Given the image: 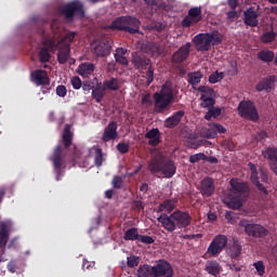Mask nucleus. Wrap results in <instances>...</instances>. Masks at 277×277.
<instances>
[{"mask_svg":"<svg viewBox=\"0 0 277 277\" xmlns=\"http://www.w3.org/2000/svg\"><path fill=\"white\" fill-rule=\"evenodd\" d=\"M205 159H207V155H205V153H199L189 156L190 163H198V161H205Z\"/></svg>","mask_w":277,"mask_h":277,"instance_id":"nucleus-49","label":"nucleus"},{"mask_svg":"<svg viewBox=\"0 0 277 277\" xmlns=\"http://www.w3.org/2000/svg\"><path fill=\"white\" fill-rule=\"evenodd\" d=\"M50 27L53 34H57V21L53 19L50 24L49 21L43 22V27L38 29V34L41 36V44L42 48L39 50V62L41 64H47V62H51V53H55L57 51V38L55 36L49 35L44 27Z\"/></svg>","mask_w":277,"mask_h":277,"instance_id":"nucleus-1","label":"nucleus"},{"mask_svg":"<svg viewBox=\"0 0 277 277\" xmlns=\"http://www.w3.org/2000/svg\"><path fill=\"white\" fill-rule=\"evenodd\" d=\"M264 159H267L271 168L277 163V148L268 147L262 153Z\"/></svg>","mask_w":277,"mask_h":277,"instance_id":"nucleus-33","label":"nucleus"},{"mask_svg":"<svg viewBox=\"0 0 277 277\" xmlns=\"http://www.w3.org/2000/svg\"><path fill=\"white\" fill-rule=\"evenodd\" d=\"M94 64L92 63H82L78 67V74L81 75V77H88V75H92L94 72Z\"/></svg>","mask_w":277,"mask_h":277,"instance_id":"nucleus-41","label":"nucleus"},{"mask_svg":"<svg viewBox=\"0 0 277 277\" xmlns=\"http://www.w3.org/2000/svg\"><path fill=\"white\" fill-rule=\"evenodd\" d=\"M58 14L64 16L65 21L72 23L75 18H85L83 3L79 0H74L58 8Z\"/></svg>","mask_w":277,"mask_h":277,"instance_id":"nucleus-6","label":"nucleus"},{"mask_svg":"<svg viewBox=\"0 0 277 277\" xmlns=\"http://www.w3.org/2000/svg\"><path fill=\"white\" fill-rule=\"evenodd\" d=\"M242 250L243 247L241 246V242L239 240H234L228 248V255L230 259H237L238 256H241Z\"/></svg>","mask_w":277,"mask_h":277,"instance_id":"nucleus-34","label":"nucleus"},{"mask_svg":"<svg viewBox=\"0 0 277 277\" xmlns=\"http://www.w3.org/2000/svg\"><path fill=\"white\" fill-rule=\"evenodd\" d=\"M103 161H105V158H103V149L96 148L95 149V155H94V166L97 168H101L103 166Z\"/></svg>","mask_w":277,"mask_h":277,"instance_id":"nucleus-45","label":"nucleus"},{"mask_svg":"<svg viewBox=\"0 0 277 277\" xmlns=\"http://www.w3.org/2000/svg\"><path fill=\"white\" fill-rule=\"evenodd\" d=\"M238 226L243 228L246 235H248V237H253V239H263L269 235V230L265 226L256 223H249L247 220H241L238 223Z\"/></svg>","mask_w":277,"mask_h":277,"instance_id":"nucleus-8","label":"nucleus"},{"mask_svg":"<svg viewBox=\"0 0 277 277\" xmlns=\"http://www.w3.org/2000/svg\"><path fill=\"white\" fill-rule=\"evenodd\" d=\"M224 79V72L223 71H214L209 76L210 83H220Z\"/></svg>","mask_w":277,"mask_h":277,"instance_id":"nucleus-46","label":"nucleus"},{"mask_svg":"<svg viewBox=\"0 0 277 277\" xmlns=\"http://www.w3.org/2000/svg\"><path fill=\"white\" fill-rule=\"evenodd\" d=\"M156 105H172V103H176V96L174 94V87L172 81L167 80L160 91L154 93L153 96Z\"/></svg>","mask_w":277,"mask_h":277,"instance_id":"nucleus-7","label":"nucleus"},{"mask_svg":"<svg viewBox=\"0 0 277 277\" xmlns=\"http://www.w3.org/2000/svg\"><path fill=\"white\" fill-rule=\"evenodd\" d=\"M202 79L201 71H193L187 74V81L190 85H198Z\"/></svg>","mask_w":277,"mask_h":277,"instance_id":"nucleus-43","label":"nucleus"},{"mask_svg":"<svg viewBox=\"0 0 277 277\" xmlns=\"http://www.w3.org/2000/svg\"><path fill=\"white\" fill-rule=\"evenodd\" d=\"M202 21V9L200 6H195L189 9L188 15L182 21L184 27H192L194 23H200Z\"/></svg>","mask_w":277,"mask_h":277,"instance_id":"nucleus-15","label":"nucleus"},{"mask_svg":"<svg viewBox=\"0 0 277 277\" xmlns=\"http://www.w3.org/2000/svg\"><path fill=\"white\" fill-rule=\"evenodd\" d=\"M63 146L64 148H70V146H72L74 159H77V157H79V150L77 149V146L72 145V132L70 131V124H65L63 132Z\"/></svg>","mask_w":277,"mask_h":277,"instance_id":"nucleus-18","label":"nucleus"},{"mask_svg":"<svg viewBox=\"0 0 277 277\" xmlns=\"http://www.w3.org/2000/svg\"><path fill=\"white\" fill-rule=\"evenodd\" d=\"M124 180L120 175H115L111 182L114 189H122V184Z\"/></svg>","mask_w":277,"mask_h":277,"instance_id":"nucleus-48","label":"nucleus"},{"mask_svg":"<svg viewBox=\"0 0 277 277\" xmlns=\"http://www.w3.org/2000/svg\"><path fill=\"white\" fill-rule=\"evenodd\" d=\"M227 3L230 10H237L239 5V0H227Z\"/></svg>","mask_w":277,"mask_h":277,"instance_id":"nucleus-63","label":"nucleus"},{"mask_svg":"<svg viewBox=\"0 0 277 277\" xmlns=\"http://www.w3.org/2000/svg\"><path fill=\"white\" fill-rule=\"evenodd\" d=\"M140 265V259L135 255L128 258V267H137Z\"/></svg>","mask_w":277,"mask_h":277,"instance_id":"nucleus-56","label":"nucleus"},{"mask_svg":"<svg viewBox=\"0 0 277 277\" xmlns=\"http://www.w3.org/2000/svg\"><path fill=\"white\" fill-rule=\"evenodd\" d=\"M71 85H72L74 90H80L81 89V78H79V76L71 78Z\"/></svg>","mask_w":277,"mask_h":277,"instance_id":"nucleus-57","label":"nucleus"},{"mask_svg":"<svg viewBox=\"0 0 277 277\" xmlns=\"http://www.w3.org/2000/svg\"><path fill=\"white\" fill-rule=\"evenodd\" d=\"M238 114L245 120H251V122H259V111L253 105H238Z\"/></svg>","mask_w":277,"mask_h":277,"instance_id":"nucleus-14","label":"nucleus"},{"mask_svg":"<svg viewBox=\"0 0 277 277\" xmlns=\"http://www.w3.org/2000/svg\"><path fill=\"white\" fill-rule=\"evenodd\" d=\"M258 60H260V62H263L264 64H272V62L276 60V53L268 49L261 50L260 52H258Z\"/></svg>","mask_w":277,"mask_h":277,"instance_id":"nucleus-31","label":"nucleus"},{"mask_svg":"<svg viewBox=\"0 0 277 277\" xmlns=\"http://www.w3.org/2000/svg\"><path fill=\"white\" fill-rule=\"evenodd\" d=\"M124 241H140L141 243H146L150 246L155 243V239L150 236L140 235V232L136 227H131L124 232L123 235Z\"/></svg>","mask_w":277,"mask_h":277,"instance_id":"nucleus-12","label":"nucleus"},{"mask_svg":"<svg viewBox=\"0 0 277 277\" xmlns=\"http://www.w3.org/2000/svg\"><path fill=\"white\" fill-rule=\"evenodd\" d=\"M130 148H131V146H129L128 143H118L117 144V150L121 155H127V153H129Z\"/></svg>","mask_w":277,"mask_h":277,"instance_id":"nucleus-53","label":"nucleus"},{"mask_svg":"<svg viewBox=\"0 0 277 277\" xmlns=\"http://www.w3.org/2000/svg\"><path fill=\"white\" fill-rule=\"evenodd\" d=\"M170 106L168 105H155L154 114H168Z\"/></svg>","mask_w":277,"mask_h":277,"instance_id":"nucleus-54","label":"nucleus"},{"mask_svg":"<svg viewBox=\"0 0 277 277\" xmlns=\"http://www.w3.org/2000/svg\"><path fill=\"white\" fill-rule=\"evenodd\" d=\"M217 133H226V128L221 123H211L208 129L207 137L215 140V137H217Z\"/></svg>","mask_w":277,"mask_h":277,"instance_id":"nucleus-30","label":"nucleus"},{"mask_svg":"<svg viewBox=\"0 0 277 277\" xmlns=\"http://www.w3.org/2000/svg\"><path fill=\"white\" fill-rule=\"evenodd\" d=\"M50 161L53 163L54 172L56 174V181H61L62 179V169L66 168V161L64 160V156L62 155V145H57L54 148L53 155L50 158Z\"/></svg>","mask_w":277,"mask_h":277,"instance_id":"nucleus-11","label":"nucleus"},{"mask_svg":"<svg viewBox=\"0 0 277 277\" xmlns=\"http://www.w3.org/2000/svg\"><path fill=\"white\" fill-rule=\"evenodd\" d=\"M56 94H57V96H61V97L66 96V94H67L66 88L64 85H58L56 88Z\"/></svg>","mask_w":277,"mask_h":277,"instance_id":"nucleus-60","label":"nucleus"},{"mask_svg":"<svg viewBox=\"0 0 277 277\" xmlns=\"http://www.w3.org/2000/svg\"><path fill=\"white\" fill-rule=\"evenodd\" d=\"M154 276L155 277H172L174 276V269L172 268V264L168 261L159 260L155 266H153Z\"/></svg>","mask_w":277,"mask_h":277,"instance_id":"nucleus-13","label":"nucleus"},{"mask_svg":"<svg viewBox=\"0 0 277 277\" xmlns=\"http://www.w3.org/2000/svg\"><path fill=\"white\" fill-rule=\"evenodd\" d=\"M75 38H77V32L69 31L65 34V36L58 42H56V44L57 47H64V48L68 47V49H70V44L75 42Z\"/></svg>","mask_w":277,"mask_h":277,"instance_id":"nucleus-37","label":"nucleus"},{"mask_svg":"<svg viewBox=\"0 0 277 277\" xmlns=\"http://www.w3.org/2000/svg\"><path fill=\"white\" fill-rule=\"evenodd\" d=\"M259 174L262 183H267V181H269V172L266 169L261 168Z\"/></svg>","mask_w":277,"mask_h":277,"instance_id":"nucleus-55","label":"nucleus"},{"mask_svg":"<svg viewBox=\"0 0 277 277\" xmlns=\"http://www.w3.org/2000/svg\"><path fill=\"white\" fill-rule=\"evenodd\" d=\"M142 49L145 53L148 55H153L154 57H159L161 53H163V48H161V44L156 42H147L142 45Z\"/></svg>","mask_w":277,"mask_h":277,"instance_id":"nucleus-23","label":"nucleus"},{"mask_svg":"<svg viewBox=\"0 0 277 277\" xmlns=\"http://www.w3.org/2000/svg\"><path fill=\"white\" fill-rule=\"evenodd\" d=\"M92 96L95 98L96 103H101L103 101V97L105 96V92L101 89H94L92 91Z\"/></svg>","mask_w":277,"mask_h":277,"instance_id":"nucleus-51","label":"nucleus"},{"mask_svg":"<svg viewBox=\"0 0 277 277\" xmlns=\"http://www.w3.org/2000/svg\"><path fill=\"white\" fill-rule=\"evenodd\" d=\"M229 185L232 189L225 197L224 203L226 207H228V209H234L237 211V209H241L243 207V202H246L250 196V187H248V184L245 182H239L237 179H232L229 181Z\"/></svg>","mask_w":277,"mask_h":277,"instance_id":"nucleus-2","label":"nucleus"},{"mask_svg":"<svg viewBox=\"0 0 277 277\" xmlns=\"http://www.w3.org/2000/svg\"><path fill=\"white\" fill-rule=\"evenodd\" d=\"M267 137V132L265 131H260L258 132L256 136H255V140L258 142H263V140H265Z\"/></svg>","mask_w":277,"mask_h":277,"instance_id":"nucleus-62","label":"nucleus"},{"mask_svg":"<svg viewBox=\"0 0 277 277\" xmlns=\"http://www.w3.org/2000/svg\"><path fill=\"white\" fill-rule=\"evenodd\" d=\"M228 21H235L237 18V11L233 10L226 13Z\"/></svg>","mask_w":277,"mask_h":277,"instance_id":"nucleus-64","label":"nucleus"},{"mask_svg":"<svg viewBox=\"0 0 277 277\" xmlns=\"http://www.w3.org/2000/svg\"><path fill=\"white\" fill-rule=\"evenodd\" d=\"M8 241H10V230L8 229V224L0 223V248L2 250H5Z\"/></svg>","mask_w":277,"mask_h":277,"instance_id":"nucleus-32","label":"nucleus"},{"mask_svg":"<svg viewBox=\"0 0 277 277\" xmlns=\"http://www.w3.org/2000/svg\"><path fill=\"white\" fill-rule=\"evenodd\" d=\"M228 246V238L225 235H216L210 242L206 254L212 258L220 256L224 252V248Z\"/></svg>","mask_w":277,"mask_h":277,"instance_id":"nucleus-10","label":"nucleus"},{"mask_svg":"<svg viewBox=\"0 0 277 277\" xmlns=\"http://www.w3.org/2000/svg\"><path fill=\"white\" fill-rule=\"evenodd\" d=\"M274 40H276V32L274 31H267L262 36V42H264V44H269V42H274Z\"/></svg>","mask_w":277,"mask_h":277,"instance_id":"nucleus-47","label":"nucleus"},{"mask_svg":"<svg viewBox=\"0 0 277 277\" xmlns=\"http://www.w3.org/2000/svg\"><path fill=\"white\" fill-rule=\"evenodd\" d=\"M32 81L36 85H49V74L44 70H36L31 74Z\"/></svg>","mask_w":277,"mask_h":277,"instance_id":"nucleus-27","label":"nucleus"},{"mask_svg":"<svg viewBox=\"0 0 277 277\" xmlns=\"http://www.w3.org/2000/svg\"><path fill=\"white\" fill-rule=\"evenodd\" d=\"M148 170L151 174L161 172L164 179H172L176 174V164L171 159L154 158L148 163Z\"/></svg>","mask_w":277,"mask_h":277,"instance_id":"nucleus-5","label":"nucleus"},{"mask_svg":"<svg viewBox=\"0 0 277 277\" xmlns=\"http://www.w3.org/2000/svg\"><path fill=\"white\" fill-rule=\"evenodd\" d=\"M163 211H167V213H172V211H174V202H172L170 199H167L160 203L157 209V213H163Z\"/></svg>","mask_w":277,"mask_h":277,"instance_id":"nucleus-44","label":"nucleus"},{"mask_svg":"<svg viewBox=\"0 0 277 277\" xmlns=\"http://www.w3.org/2000/svg\"><path fill=\"white\" fill-rule=\"evenodd\" d=\"M148 70L146 72V83L147 85H150V83H153V81H155V69H153V67L149 65L148 67Z\"/></svg>","mask_w":277,"mask_h":277,"instance_id":"nucleus-52","label":"nucleus"},{"mask_svg":"<svg viewBox=\"0 0 277 277\" xmlns=\"http://www.w3.org/2000/svg\"><path fill=\"white\" fill-rule=\"evenodd\" d=\"M205 36H207V34H199V35L195 36L194 39H193V42L195 44V49L198 52H205V51L210 50V49L202 50V48L205 47V40H206Z\"/></svg>","mask_w":277,"mask_h":277,"instance_id":"nucleus-42","label":"nucleus"},{"mask_svg":"<svg viewBox=\"0 0 277 277\" xmlns=\"http://www.w3.org/2000/svg\"><path fill=\"white\" fill-rule=\"evenodd\" d=\"M198 92L201 93V101L206 105H215V91L209 87H199Z\"/></svg>","mask_w":277,"mask_h":277,"instance_id":"nucleus-22","label":"nucleus"},{"mask_svg":"<svg viewBox=\"0 0 277 277\" xmlns=\"http://www.w3.org/2000/svg\"><path fill=\"white\" fill-rule=\"evenodd\" d=\"M132 64L136 70H146L150 66V58L137 52L132 53Z\"/></svg>","mask_w":277,"mask_h":277,"instance_id":"nucleus-21","label":"nucleus"},{"mask_svg":"<svg viewBox=\"0 0 277 277\" xmlns=\"http://www.w3.org/2000/svg\"><path fill=\"white\" fill-rule=\"evenodd\" d=\"M143 105H153V95L150 93H146L142 98Z\"/></svg>","mask_w":277,"mask_h":277,"instance_id":"nucleus-59","label":"nucleus"},{"mask_svg":"<svg viewBox=\"0 0 277 277\" xmlns=\"http://www.w3.org/2000/svg\"><path fill=\"white\" fill-rule=\"evenodd\" d=\"M254 269H256L259 276H265V264L263 261H258L253 263Z\"/></svg>","mask_w":277,"mask_h":277,"instance_id":"nucleus-50","label":"nucleus"},{"mask_svg":"<svg viewBox=\"0 0 277 277\" xmlns=\"http://www.w3.org/2000/svg\"><path fill=\"white\" fill-rule=\"evenodd\" d=\"M276 81H277V77L272 75V76H266L264 78L261 79V81H259L255 84V90L256 92H272V90H274V88H276Z\"/></svg>","mask_w":277,"mask_h":277,"instance_id":"nucleus-16","label":"nucleus"},{"mask_svg":"<svg viewBox=\"0 0 277 277\" xmlns=\"http://www.w3.org/2000/svg\"><path fill=\"white\" fill-rule=\"evenodd\" d=\"M192 43L187 42L183 44L177 51L171 56V64L175 66L177 70L183 71V64H185L189 57Z\"/></svg>","mask_w":277,"mask_h":277,"instance_id":"nucleus-9","label":"nucleus"},{"mask_svg":"<svg viewBox=\"0 0 277 277\" xmlns=\"http://www.w3.org/2000/svg\"><path fill=\"white\" fill-rule=\"evenodd\" d=\"M203 107H208V111L205 115V120H213V118H220L222 116V108L215 107L214 105H205Z\"/></svg>","mask_w":277,"mask_h":277,"instance_id":"nucleus-38","label":"nucleus"},{"mask_svg":"<svg viewBox=\"0 0 277 277\" xmlns=\"http://www.w3.org/2000/svg\"><path fill=\"white\" fill-rule=\"evenodd\" d=\"M142 23L133 16H120L104 27L106 31H126L127 34H140Z\"/></svg>","mask_w":277,"mask_h":277,"instance_id":"nucleus-4","label":"nucleus"},{"mask_svg":"<svg viewBox=\"0 0 277 277\" xmlns=\"http://www.w3.org/2000/svg\"><path fill=\"white\" fill-rule=\"evenodd\" d=\"M206 272L210 274L211 276L217 277L220 276V273L222 272V266H220L217 261H209L206 264Z\"/></svg>","mask_w":277,"mask_h":277,"instance_id":"nucleus-36","label":"nucleus"},{"mask_svg":"<svg viewBox=\"0 0 277 277\" xmlns=\"http://www.w3.org/2000/svg\"><path fill=\"white\" fill-rule=\"evenodd\" d=\"M56 50H58V64H66V62H68V58L70 57V48H68V45H66V48H64L63 45H58Z\"/></svg>","mask_w":277,"mask_h":277,"instance_id":"nucleus-35","label":"nucleus"},{"mask_svg":"<svg viewBox=\"0 0 277 277\" xmlns=\"http://www.w3.org/2000/svg\"><path fill=\"white\" fill-rule=\"evenodd\" d=\"M250 168H251V181L253 185H255V187L259 189V192H261L263 196H267L269 192H267V188H265L264 185L261 184V182L259 181V172L256 171V166L250 163Z\"/></svg>","mask_w":277,"mask_h":277,"instance_id":"nucleus-24","label":"nucleus"},{"mask_svg":"<svg viewBox=\"0 0 277 277\" xmlns=\"http://www.w3.org/2000/svg\"><path fill=\"white\" fill-rule=\"evenodd\" d=\"M111 51V48L109 47V43H106L105 41H100L93 47V53L97 57H107Z\"/></svg>","mask_w":277,"mask_h":277,"instance_id":"nucleus-25","label":"nucleus"},{"mask_svg":"<svg viewBox=\"0 0 277 277\" xmlns=\"http://www.w3.org/2000/svg\"><path fill=\"white\" fill-rule=\"evenodd\" d=\"M118 137V122L110 121L108 126L104 129L102 134V142H111Z\"/></svg>","mask_w":277,"mask_h":277,"instance_id":"nucleus-20","label":"nucleus"},{"mask_svg":"<svg viewBox=\"0 0 277 277\" xmlns=\"http://www.w3.org/2000/svg\"><path fill=\"white\" fill-rule=\"evenodd\" d=\"M243 23L247 27H259V12L250 6L243 12Z\"/></svg>","mask_w":277,"mask_h":277,"instance_id":"nucleus-19","label":"nucleus"},{"mask_svg":"<svg viewBox=\"0 0 277 277\" xmlns=\"http://www.w3.org/2000/svg\"><path fill=\"white\" fill-rule=\"evenodd\" d=\"M6 268L11 274H16V262L14 261L9 262L6 265Z\"/></svg>","mask_w":277,"mask_h":277,"instance_id":"nucleus-61","label":"nucleus"},{"mask_svg":"<svg viewBox=\"0 0 277 277\" xmlns=\"http://www.w3.org/2000/svg\"><path fill=\"white\" fill-rule=\"evenodd\" d=\"M161 132H159V129H151L149 130L146 134L145 137L148 141L149 146H159L161 144V138H160Z\"/></svg>","mask_w":277,"mask_h":277,"instance_id":"nucleus-29","label":"nucleus"},{"mask_svg":"<svg viewBox=\"0 0 277 277\" xmlns=\"http://www.w3.org/2000/svg\"><path fill=\"white\" fill-rule=\"evenodd\" d=\"M104 90H110V92H118L120 90V80L118 78H110L103 83Z\"/></svg>","mask_w":277,"mask_h":277,"instance_id":"nucleus-40","label":"nucleus"},{"mask_svg":"<svg viewBox=\"0 0 277 277\" xmlns=\"http://www.w3.org/2000/svg\"><path fill=\"white\" fill-rule=\"evenodd\" d=\"M183 116H185V111L179 110L173 116L167 118L164 120V127L167 129H174V127H179L181 123V120L183 119Z\"/></svg>","mask_w":277,"mask_h":277,"instance_id":"nucleus-26","label":"nucleus"},{"mask_svg":"<svg viewBox=\"0 0 277 277\" xmlns=\"http://www.w3.org/2000/svg\"><path fill=\"white\" fill-rule=\"evenodd\" d=\"M205 40V45L201 48L202 50H207V49H211V44H213V47H216L217 44H222V37H220L219 35L215 34H206V36H203Z\"/></svg>","mask_w":277,"mask_h":277,"instance_id":"nucleus-28","label":"nucleus"},{"mask_svg":"<svg viewBox=\"0 0 277 277\" xmlns=\"http://www.w3.org/2000/svg\"><path fill=\"white\" fill-rule=\"evenodd\" d=\"M115 60L117 64H121V66H129V58H127V49L118 48L115 53Z\"/></svg>","mask_w":277,"mask_h":277,"instance_id":"nucleus-39","label":"nucleus"},{"mask_svg":"<svg viewBox=\"0 0 277 277\" xmlns=\"http://www.w3.org/2000/svg\"><path fill=\"white\" fill-rule=\"evenodd\" d=\"M192 214L183 210H176L170 215L162 213L157 219L167 233H174L176 228L183 229L192 226Z\"/></svg>","mask_w":277,"mask_h":277,"instance_id":"nucleus-3","label":"nucleus"},{"mask_svg":"<svg viewBox=\"0 0 277 277\" xmlns=\"http://www.w3.org/2000/svg\"><path fill=\"white\" fill-rule=\"evenodd\" d=\"M198 189L203 198H211V196L215 194V183L213 182V179L205 177L200 182Z\"/></svg>","mask_w":277,"mask_h":277,"instance_id":"nucleus-17","label":"nucleus"},{"mask_svg":"<svg viewBox=\"0 0 277 277\" xmlns=\"http://www.w3.org/2000/svg\"><path fill=\"white\" fill-rule=\"evenodd\" d=\"M132 209H134V211H142L144 209V203L142 200H135L132 203Z\"/></svg>","mask_w":277,"mask_h":277,"instance_id":"nucleus-58","label":"nucleus"}]
</instances>
